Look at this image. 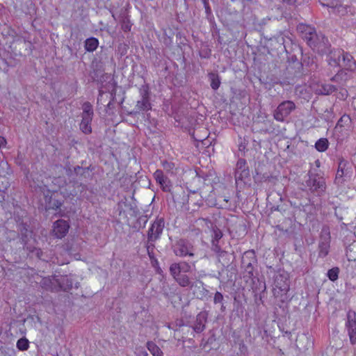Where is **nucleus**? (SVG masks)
<instances>
[{"mask_svg": "<svg viewBox=\"0 0 356 356\" xmlns=\"http://www.w3.org/2000/svg\"><path fill=\"white\" fill-rule=\"evenodd\" d=\"M154 177L157 184H159L164 192L171 191V183L170 179L164 175L161 170H156L154 173Z\"/></svg>", "mask_w": 356, "mask_h": 356, "instance_id": "2eb2a0df", "label": "nucleus"}, {"mask_svg": "<svg viewBox=\"0 0 356 356\" xmlns=\"http://www.w3.org/2000/svg\"><path fill=\"white\" fill-rule=\"evenodd\" d=\"M297 31L300 37L307 42L311 40L314 33L316 32V29L311 25L306 24H299L297 26Z\"/></svg>", "mask_w": 356, "mask_h": 356, "instance_id": "f8f14e48", "label": "nucleus"}, {"mask_svg": "<svg viewBox=\"0 0 356 356\" xmlns=\"http://www.w3.org/2000/svg\"><path fill=\"white\" fill-rule=\"evenodd\" d=\"M309 178L305 181L308 191L316 196H322L326 190L325 180L318 169H312L307 174Z\"/></svg>", "mask_w": 356, "mask_h": 356, "instance_id": "f257e3e1", "label": "nucleus"}, {"mask_svg": "<svg viewBox=\"0 0 356 356\" xmlns=\"http://www.w3.org/2000/svg\"><path fill=\"white\" fill-rule=\"evenodd\" d=\"M351 174L352 168L350 163L343 157L339 158L334 183L337 185L343 184L346 181V178L351 177Z\"/></svg>", "mask_w": 356, "mask_h": 356, "instance_id": "7ed1b4c3", "label": "nucleus"}, {"mask_svg": "<svg viewBox=\"0 0 356 356\" xmlns=\"http://www.w3.org/2000/svg\"><path fill=\"white\" fill-rule=\"evenodd\" d=\"M224 201L226 202H229L228 197H225L224 198Z\"/></svg>", "mask_w": 356, "mask_h": 356, "instance_id": "4d7b16f0", "label": "nucleus"}, {"mask_svg": "<svg viewBox=\"0 0 356 356\" xmlns=\"http://www.w3.org/2000/svg\"><path fill=\"white\" fill-rule=\"evenodd\" d=\"M165 225L163 218H156L147 232V239L149 241H156L160 238Z\"/></svg>", "mask_w": 356, "mask_h": 356, "instance_id": "6e6552de", "label": "nucleus"}, {"mask_svg": "<svg viewBox=\"0 0 356 356\" xmlns=\"http://www.w3.org/2000/svg\"><path fill=\"white\" fill-rule=\"evenodd\" d=\"M257 266V259L253 250L245 251L241 258V267Z\"/></svg>", "mask_w": 356, "mask_h": 356, "instance_id": "6ab92c4d", "label": "nucleus"}, {"mask_svg": "<svg viewBox=\"0 0 356 356\" xmlns=\"http://www.w3.org/2000/svg\"><path fill=\"white\" fill-rule=\"evenodd\" d=\"M7 189V186L4 187L3 190L0 189V203H1L5 199V190Z\"/></svg>", "mask_w": 356, "mask_h": 356, "instance_id": "49530a36", "label": "nucleus"}, {"mask_svg": "<svg viewBox=\"0 0 356 356\" xmlns=\"http://www.w3.org/2000/svg\"><path fill=\"white\" fill-rule=\"evenodd\" d=\"M81 167H80V166H76V167H75V168H74V172H75L76 173H77V172H77V170H81Z\"/></svg>", "mask_w": 356, "mask_h": 356, "instance_id": "864d4df0", "label": "nucleus"}, {"mask_svg": "<svg viewBox=\"0 0 356 356\" xmlns=\"http://www.w3.org/2000/svg\"><path fill=\"white\" fill-rule=\"evenodd\" d=\"M82 117H90L93 118V109L92 106L90 102H85L83 106Z\"/></svg>", "mask_w": 356, "mask_h": 356, "instance_id": "2f4dec72", "label": "nucleus"}, {"mask_svg": "<svg viewBox=\"0 0 356 356\" xmlns=\"http://www.w3.org/2000/svg\"><path fill=\"white\" fill-rule=\"evenodd\" d=\"M19 232L22 236V242L26 243L29 236V226L26 223H21L19 225Z\"/></svg>", "mask_w": 356, "mask_h": 356, "instance_id": "473e14b6", "label": "nucleus"}, {"mask_svg": "<svg viewBox=\"0 0 356 356\" xmlns=\"http://www.w3.org/2000/svg\"><path fill=\"white\" fill-rule=\"evenodd\" d=\"M250 176V170L247 165V162L244 159H239L236 163L235 170V179L238 181H244L245 179Z\"/></svg>", "mask_w": 356, "mask_h": 356, "instance_id": "9d476101", "label": "nucleus"}, {"mask_svg": "<svg viewBox=\"0 0 356 356\" xmlns=\"http://www.w3.org/2000/svg\"><path fill=\"white\" fill-rule=\"evenodd\" d=\"M7 142L4 137L0 136V149L4 147L6 145Z\"/></svg>", "mask_w": 356, "mask_h": 356, "instance_id": "de8ad7c7", "label": "nucleus"}, {"mask_svg": "<svg viewBox=\"0 0 356 356\" xmlns=\"http://www.w3.org/2000/svg\"><path fill=\"white\" fill-rule=\"evenodd\" d=\"M92 120V118L90 117H82V120L80 123V129L86 134H88L92 132L90 125Z\"/></svg>", "mask_w": 356, "mask_h": 356, "instance_id": "393cba45", "label": "nucleus"}, {"mask_svg": "<svg viewBox=\"0 0 356 356\" xmlns=\"http://www.w3.org/2000/svg\"><path fill=\"white\" fill-rule=\"evenodd\" d=\"M147 348L153 356H163V353L160 348L152 341L147 343Z\"/></svg>", "mask_w": 356, "mask_h": 356, "instance_id": "c85d7f7f", "label": "nucleus"}, {"mask_svg": "<svg viewBox=\"0 0 356 356\" xmlns=\"http://www.w3.org/2000/svg\"><path fill=\"white\" fill-rule=\"evenodd\" d=\"M111 102H110L107 104V107H108V108H111Z\"/></svg>", "mask_w": 356, "mask_h": 356, "instance_id": "13d9d810", "label": "nucleus"}, {"mask_svg": "<svg viewBox=\"0 0 356 356\" xmlns=\"http://www.w3.org/2000/svg\"><path fill=\"white\" fill-rule=\"evenodd\" d=\"M34 188H35V191H38V189L40 191H41L44 194V197L46 199V203H47L46 207H47L48 209L57 210L58 209H59L61 207L62 202L56 199H54V198H52L51 197H50L49 198V200L48 201L47 200V199L49 196L50 191L49 189H47L46 186L37 185V186H34Z\"/></svg>", "mask_w": 356, "mask_h": 356, "instance_id": "9b49d317", "label": "nucleus"}, {"mask_svg": "<svg viewBox=\"0 0 356 356\" xmlns=\"http://www.w3.org/2000/svg\"><path fill=\"white\" fill-rule=\"evenodd\" d=\"M339 68L343 69L345 71H356V60L349 52L343 50V56H341V66Z\"/></svg>", "mask_w": 356, "mask_h": 356, "instance_id": "ddd939ff", "label": "nucleus"}, {"mask_svg": "<svg viewBox=\"0 0 356 356\" xmlns=\"http://www.w3.org/2000/svg\"><path fill=\"white\" fill-rule=\"evenodd\" d=\"M339 268L338 267H334L330 269L327 273V276L330 280L334 282L339 277Z\"/></svg>", "mask_w": 356, "mask_h": 356, "instance_id": "72a5a7b5", "label": "nucleus"}, {"mask_svg": "<svg viewBox=\"0 0 356 356\" xmlns=\"http://www.w3.org/2000/svg\"><path fill=\"white\" fill-rule=\"evenodd\" d=\"M215 341V339H214L213 336H212V337H209V338L207 339V341H206V343H209H209H213V341Z\"/></svg>", "mask_w": 356, "mask_h": 356, "instance_id": "8fccbe9b", "label": "nucleus"}, {"mask_svg": "<svg viewBox=\"0 0 356 356\" xmlns=\"http://www.w3.org/2000/svg\"><path fill=\"white\" fill-rule=\"evenodd\" d=\"M207 344L208 343H206V341L204 342V341L202 340L200 346H202L203 348H205Z\"/></svg>", "mask_w": 356, "mask_h": 356, "instance_id": "603ef678", "label": "nucleus"}, {"mask_svg": "<svg viewBox=\"0 0 356 356\" xmlns=\"http://www.w3.org/2000/svg\"><path fill=\"white\" fill-rule=\"evenodd\" d=\"M343 118H344V116H343V117H341V118H340V120H339L338 121V122H337V124H340V122L343 120Z\"/></svg>", "mask_w": 356, "mask_h": 356, "instance_id": "6e6d98bb", "label": "nucleus"}, {"mask_svg": "<svg viewBox=\"0 0 356 356\" xmlns=\"http://www.w3.org/2000/svg\"><path fill=\"white\" fill-rule=\"evenodd\" d=\"M350 341L351 344L354 345L356 343V325H351L346 327Z\"/></svg>", "mask_w": 356, "mask_h": 356, "instance_id": "f704fd0d", "label": "nucleus"}, {"mask_svg": "<svg viewBox=\"0 0 356 356\" xmlns=\"http://www.w3.org/2000/svg\"><path fill=\"white\" fill-rule=\"evenodd\" d=\"M154 242L155 241H149V239H147L146 242V248L149 257H152V254H153V251L155 248Z\"/></svg>", "mask_w": 356, "mask_h": 356, "instance_id": "ea45409f", "label": "nucleus"}, {"mask_svg": "<svg viewBox=\"0 0 356 356\" xmlns=\"http://www.w3.org/2000/svg\"><path fill=\"white\" fill-rule=\"evenodd\" d=\"M99 46V40L94 37H90L85 40L84 47L86 51L93 52Z\"/></svg>", "mask_w": 356, "mask_h": 356, "instance_id": "b1692460", "label": "nucleus"}, {"mask_svg": "<svg viewBox=\"0 0 356 356\" xmlns=\"http://www.w3.org/2000/svg\"><path fill=\"white\" fill-rule=\"evenodd\" d=\"M208 76L211 81V88L214 90H218L220 86V79L219 75L214 72H210Z\"/></svg>", "mask_w": 356, "mask_h": 356, "instance_id": "bb28decb", "label": "nucleus"}, {"mask_svg": "<svg viewBox=\"0 0 356 356\" xmlns=\"http://www.w3.org/2000/svg\"><path fill=\"white\" fill-rule=\"evenodd\" d=\"M29 342L26 338H21L17 342V348L19 350H26L29 348Z\"/></svg>", "mask_w": 356, "mask_h": 356, "instance_id": "4c0bfd02", "label": "nucleus"}, {"mask_svg": "<svg viewBox=\"0 0 356 356\" xmlns=\"http://www.w3.org/2000/svg\"><path fill=\"white\" fill-rule=\"evenodd\" d=\"M351 325H356V321H346V327H349V326H351Z\"/></svg>", "mask_w": 356, "mask_h": 356, "instance_id": "09e8293b", "label": "nucleus"}, {"mask_svg": "<svg viewBox=\"0 0 356 356\" xmlns=\"http://www.w3.org/2000/svg\"><path fill=\"white\" fill-rule=\"evenodd\" d=\"M337 90V87L332 84H323L318 89L319 95H329Z\"/></svg>", "mask_w": 356, "mask_h": 356, "instance_id": "cd10ccee", "label": "nucleus"}, {"mask_svg": "<svg viewBox=\"0 0 356 356\" xmlns=\"http://www.w3.org/2000/svg\"><path fill=\"white\" fill-rule=\"evenodd\" d=\"M33 253H34L35 254V256L38 258V259H42V256L43 254V252L41 250V249H39V248H35L33 251Z\"/></svg>", "mask_w": 356, "mask_h": 356, "instance_id": "a18cd8bd", "label": "nucleus"}, {"mask_svg": "<svg viewBox=\"0 0 356 356\" xmlns=\"http://www.w3.org/2000/svg\"><path fill=\"white\" fill-rule=\"evenodd\" d=\"M330 234L328 229L323 228L320 235V241L318 244V256L320 257H326L330 251Z\"/></svg>", "mask_w": 356, "mask_h": 356, "instance_id": "1a4fd4ad", "label": "nucleus"}, {"mask_svg": "<svg viewBox=\"0 0 356 356\" xmlns=\"http://www.w3.org/2000/svg\"><path fill=\"white\" fill-rule=\"evenodd\" d=\"M177 284L182 287H193V283L188 276L186 274H179L178 276L172 277Z\"/></svg>", "mask_w": 356, "mask_h": 356, "instance_id": "5701e85b", "label": "nucleus"}, {"mask_svg": "<svg viewBox=\"0 0 356 356\" xmlns=\"http://www.w3.org/2000/svg\"><path fill=\"white\" fill-rule=\"evenodd\" d=\"M326 60L330 67H339L341 66V56H343V50L341 49H330V44L327 45L326 49Z\"/></svg>", "mask_w": 356, "mask_h": 356, "instance_id": "0eeeda50", "label": "nucleus"}, {"mask_svg": "<svg viewBox=\"0 0 356 356\" xmlns=\"http://www.w3.org/2000/svg\"><path fill=\"white\" fill-rule=\"evenodd\" d=\"M204 7L205 8V13L207 16H209L211 15V9L210 8L209 0H202Z\"/></svg>", "mask_w": 356, "mask_h": 356, "instance_id": "37998d69", "label": "nucleus"}, {"mask_svg": "<svg viewBox=\"0 0 356 356\" xmlns=\"http://www.w3.org/2000/svg\"><path fill=\"white\" fill-rule=\"evenodd\" d=\"M212 230L211 250L219 251L220 248L219 244L220 240L222 238L223 234L222 231L216 226L213 227Z\"/></svg>", "mask_w": 356, "mask_h": 356, "instance_id": "aec40b11", "label": "nucleus"}, {"mask_svg": "<svg viewBox=\"0 0 356 356\" xmlns=\"http://www.w3.org/2000/svg\"><path fill=\"white\" fill-rule=\"evenodd\" d=\"M170 273L172 277L178 276L181 273H186L191 270V266L186 261L173 263L169 268Z\"/></svg>", "mask_w": 356, "mask_h": 356, "instance_id": "4468645a", "label": "nucleus"}, {"mask_svg": "<svg viewBox=\"0 0 356 356\" xmlns=\"http://www.w3.org/2000/svg\"><path fill=\"white\" fill-rule=\"evenodd\" d=\"M41 285L47 290H53L52 281L49 278H43L41 281Z\"/></svg>", "mask_w": 356, "mask_h": 356, "instance_id": "58836bf2", "label": "nucleus"}, {"mask_svg": "<svg viewBox=\"0 0 356 356\" xmlns=\"http://www.w3.org/2000/svg\"><path fill=\"white\" fill-rule=\"evenodd\" d=\"M218 258L219 261L223 266H228L231 264L230 254L220 248L219 251H213Z\"/></svg>", "mask_w": 356, "mask_h": 356, "instance_id": "4be33fe9", "label": "nucleus"}, {"mask_svg": "<svg viewBox=\"0 0 356 356\" xmlns=\"http://www.w3.org/2000/svg\"><path fill=\"white\" fill-rule=\"evenodd\" d=\"M161 165L164 170H165L168 173H174L173 170L175 168V165L173 162L165 160L161 162Z\"/></svg>", "mask_w": 356, "mask_h": 356, "instance_id": "c9c22d12", "label": "nucleus"}, {"mask_svg": "<svg viewBox=\"0 0 356 356\" xmlns=\"http://www.w3.org/2000/svg\"><path fill=\"white\" fill-rule=\"evenodd\" d=\"M112 17L115 19V15L113 13Z\"/></svg>", "mask_w": 356, "mask_h": 356, "instance_id": "052dcab7", "label": "nucleus"}, {"mask_svg": "<svg viewBox=\"0 0 356 356\" xmlns=\"http://www.w3.org/2000/svg\"><path fill=\"white\" fill-rule=\"evenodd\" d=\"M121 26H122V29L124 32H127L131 30V25L130 24L129 21L127 19L124 18L122 19Z\"/></svg>", "mask_w": 356, "mask_h": 356, "instance_id": "a19ab883", "label": "nucleus"}, {"mask_svg": "<svg viewBox=\"0 0 356 356\" xmlns=\"http://www.w3.org/2000/svg\"><path fill=\"white\" fill-rule=\"evenodd\" d=\"M55 281L58 284L59 288L64 291H70L73 286L72 279L67 275L61 276L60 278L56 279Z\"/></svg>", "mask_w": 356, "mask_h": 356, "instance_id": "412c9836", "label": "nucleus"}, {"mask_svg": "<svg viewBox=\"0 0 356 356\" xmlns=\"http://www.w3.org/2000/svg\"><path fill=\"white\" fill-rule=\"evenodd\" d=\"M257 267V266L241 267L244 270V277H248L254 282V279L257 278V271L255 270Z\"/></svg>", "mask_w": 356, "mask_h": 356, "instance_id": "a878e982", "label": "nucleus"}, {"mask_svg": "<svg viewBox=\"0 0 356 356\" xmlns=\"http://www.w3.org/2000/svg\"><path fill=\"white\" fill-rule=\"evenodd\" d=\"M315 163L316 164L317 168H318L320 167V161L318 160H316Z\"/></svg>", "mask_w": 356, "mask_h": 356, "instance_id": "5fc2aeb1", "label": "nucleus"}, {"mask_svg": "<svg viewBox=\"0 0 356 356\" xmlns=\"http://www.w3.org/2000/svg\"><path fill=\"white\" fill-rule=\"evenodd\" d=\"M70 225L65 220H58L54 223L53 232L56 238H62L68 232Z\"/></svg>", "mask_w": 356, "mask_h": 356, "instance_id": "dca6fc26", "label": "nucleus"}, {"mask_svg": "<svg viewBox=\"0 0 356 356\" xmlns=\"http://www.w3.org/2000/svg\"><path fill=\"white\" fill-rule=\"evenodd\" d=\"M142 353H143L144 355H147V353L145 351L143 352Z\"/></svg>", "mask_w": 356, "mask_h": 356, "instance_id": "bf43d9fd", "label": "nucleus"}, {"mask_svg": "<svg viewBox=\"0 0 356 356\" xmlns=\"http://www.w3.org/2000/svg\"><path fill=\"white\" fill-rule=\"evenodd\" d=\"M274 284L281 291H288L289 289L288 275L284 273L277 274L275 277Z\"/></svg>", "mask_w": 356, "mask_h": 356, "instance_id": "a211bd4d", "label": "nucleus"}, {"mask_svg": "<svg viewBox=\"0 0 356 356\" xmlns=\"http://www.w3.org/2000/svg\"><path fill=\"white\" fill-rule=\"evenodd\" d=\"M223 296L220 292L217 291L213 298L214 304L222 303L223 301Z\"/></svg>", "mask_w": 356, "mask_h": 356, "instance_id": "79ce46f5", "label": "nucleus"}, {"mask_svg": "<svg viewBox=\"0 0 356 356\" xmlns=\"http://www.w3.org/2000/svg\"><path fill=\"white\" fill-rule=\"evenodd\" d=\"M174 254L179 257H190L195 255V248L192 243L186 239H179L172 246Z\"/></svg>", "mask_w": 356, "mask_h": 356, "instance_id": "f03ea898", "label": "nucleus"}, {"mask_svg": "<svg viewBox=\"0 0 356 356\" xmlns=\"http://www.w3.org/2000/svg\"><path fill=\"white\" fill-rule=\"evenodd\" d=\"M140 99L138 100L135 106V111L131 113H138L140 111H147L152 109L150 103L149 90L147 86H142L139 90Z\"/></svg>", "mask_w": 356, "mask_h": 356, "instance_id": "20e7f679", "label": "nucleus"}, {"mask_svg": "<svg viewBox=\"0 0 356 356\" xmlns=\"http://www.w3.org/2000/svg\"><path fill=\"white\" fill-rule=\"evenodd\" d=\"M207 321V314L205 312H201L197 315L194 324L191 327L193 328L194 332L201 333L206 327L205 324Z\"/></svg>", "mask_w": 356, "mask_h": 356, "instance_id": "f3484780", "label": "nucleus"}, {"mask_svg": "<svg viewBox=\"0 0 356 356\" xmlns=\"http://www.w3.org/2000/svg\"><path fill=\"white\" fill-rule=\"evenodd\" d=\"M323 6L335 8L339 5L341 0H318Z\"/></svg>", "mask_w": 356, "mask_h": 356, "instance_id": "e433bc0d", "label": "nucleus"}, {"mask_svg": "<svg viewBox=\"0 0 356 356\" xmlns=\"http://www.w3.org/2000/svg\"><path fill=\"white\" fill-rule=\"evenodd\" d=\"M296 109V104L293 102L286 100L281 102L275 110L273 116L278 122H283Z\"/></svg>", "mask_w": 356, "mask_h": 356, "instance_id": "39448f33", "label": "nucleus"}, {"mask_svg": "<svg viewBox=\"0 0 356 356\" xmlns=\"http://www.w3.org/2000/svg\"><path fill=\"white\" fill-rule=\"evenodd\" d=\"M348 74L345 70L339 69L337 73L331 78V81L334 82H341L347 79Z\"/></svg>", "mask_w": 356, "mask_h": 356, "instance_id": "7c9ffc66", "label": "nucleus"}, {"mask_svg": "<svg viewBox=\"0 0 356 356\" xmlns=\"http://www.w3.org/2000/svg\"><path fill=\"white\" fill-rule=\"evenodd\" d=\"M9 233H10V238H13V239H14V238H15V237L17 235V234H16V232H14V231H10Z\"/></svg>", "mask_w": 356, "mask_h": 356, "instance_id": "3c124183", "label": "nucleus"}, {"mask_svg": "<svg viewBox=\"0 0 356 356\" xmlns=\"http://www.w3.org/2000/svg\"><path fill=\"white\" fill-rule=\"evenodd\" d=\"M329 146V142L327 138H322L318 139L315 143V148L321 152L326 151Z\"/></svg>", "mask_w": 356, "mask_h": 356, "instance_id": "c756f323", "label": "nucleus"}, {"mask_svg": "<svg viewBox=\"0 0 356 356\" xmlns=\"http://www.w3.org/2000/svg\"><path fill=\"white\" fill-rule=\"evenodd\" d=\"M347 321H356V313L354 311L349 310L347 313Z\"/></svg>", "mask_w": 356, "mask_h": 356, "instance_id": "c03bdc74", "label": "nucleus"}, {"mask_svg": "<svg viewBox=\"0 0 356 356\" xmlns=\"http://www.w3.org/2000/svg\"><path fill=\"white\" fill-rule=\"evenodd\" d=\"M307 44L314 50L320 53H326L329 42L322 33L316 31Z\"/></svg>", "mask_w": 356, "mask_h": 356, "instance_id": "423d86ee", "label": "nucleus"}]
</instances>
